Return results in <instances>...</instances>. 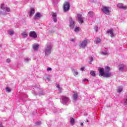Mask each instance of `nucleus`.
<instances>
[{
	"mask_svg": "<svg viewBox=\"0 0 127 127\" xmlns=\"http://www.w3.org/2000/svg\"><path fill=\"white\" fill-rule=\"evenodd\" d=\"M1 13H2V14L3 15H5V14H6V13H4V12H2V13L1 11H0V14H1Z\"/></svg>",
	"mask_w": 127,
	"mask_h": 127,
	"instance_id": "38",
	"label": "nucleus"
},
{
	"mask_svg": "<svg viewBox=\"0 0 127 127\" xmlns=\"http://www.w3.org/2000/svg\"><path fill=\"white\" fill-rule=\"evenodd\" d=\"M40 125H41V122L39 121V122H37L35 123V126L36 127H39L40 126Z\"/></svg>",
	"mask_w": 127,
	"mask_h": 127,
	"instance_id": "29",
	"label": "nucleus"
},
{
	"mask_svg": "<svg viewBox=\"0 0 127 127\" xmlns=\"http://www.w3.org/2000/svg\"><path fill=\"white\" fill-rule=\"evenodd\" d=\"M64 11H68L70 9V3L68 2H65L63 5Z\"/></svg>",
	"mask_w": 127,
	"mask_h": 127,
	"instance_id": "6",
	"label": "nucleus"
},
{
	"mask_svg": "<svg viewBox=\"0 0 127 127\" xmlns=\"http://www.w3.org/2000/svg\"><path fill=\"white\" fill-rule=\"evenodd\" d=\"M113 74L111 72H105L103 77L105 78H109L110 77H112Z\"/></svg>",
	"mask_w": 127,
	"mask_h": 127,
	"instance_id": "15",
	"label": "nucleus"
},
{
	"mask_svg": "<svg viewBox=\"0 0 127 127\" xmlns=\"http://www.w3.org/2000/svg\"><path fill=\"white\" fill-rule=\"evenodd\" d=\"M69 27L70 29H73L75 27V21L71 17L69 18Z\"/></svg>",
	"mask_w": 127,
	"mask_h": 127,
	"instance_id": "8",
	"label": "nucleus"
},
{
	"mask_svg": "<svg viewBox=\"0 0 127 127\" xmlns=\"http://www.w3.org/2000/svg\"><path fill=\"white\" fill-rule=\"evenodd\" d=\"M72 72L73 73L74 76H77L78 75V71H77V69H75L74 68H71Z\"/></svg>",
	"mask_w": 127,
	"mask_h": 127,
	"instance_id": "18",
	"label": "nucleus"
},
{
	"mask_svg": "<svg viewBox=\"0 0 127 127\" xmlns=\"http://www.w3.org/2000/svg\"><path fill=\"white\" fill-rule=\"evenodd\" d=\"M87 44H88V41L86 40H84L80 42L79 44H78V46L79 47H80V48H82V49H85Z\"/></svg>",
	"mask_w": 127,
	"mask_h": 127,
	"instance_id": "3",
	"label": "nucleus"
},
{
	"mask_svg": "<svg viewBox=\"0 0 127 127\" xmlns=\"http://www.w3.org/2000/svg\"><path fill=\"white\" fill-rule=\"evenodd\" d=\"M80 125L83 126H84V124H83V123H81Z\"/></svg>",
	"mask_w": 127,
	"mask_h": 127,
	"instance_id": "46",
	"label": "nucleus"
},
{
	"mask_svg": "<svg viewBox=\"0 0 127 127\" xmlns=\"http://www.w3.org/2000/svg\"><path fill=\"white\" fill-rule=\"evenodd\" d=\"M52 47H53V45H52V43H49L47 44L46 47L45 49V56H48V55L51 54Z\"/></svg>",
	"mask_w": 127,
	"mask_h": 127,
	"instance_id": "1",
	"label": "nucleus"
},
{
	"mask_svg": "<svg viewBox=\"0 0 127 127\" xmlns=\"http://www.w3.org/2000/svg\"><path fill=\"white\" fill-rule=\"evenodd\" d=\"M94 13H93L92 11H90L89 12H88V15L89 16H90V17H92V16H93V14Z\"/></svg>",
	"mask_w": 127,
	"mask_h": 127,
	"instance_id": "33",
	"label": "nucleus"
},
{
	"mask_svg": "<svg viewBox=\"0 0 127 127\" xmlns=\"http://www.w3.org/2000/svg\"><path fill=\"white\" fill-rule=\"evenodd\" d=\"M107 33L108 34H110V36L113 38L114 36H115V34H114V29H111L110 30H108L107 31Z\"/></svg>",
	"mask_w": 127,
	"mask_h": 127,
	"instance_id": "12",
	"label": "nucleus"
},
{
	"mask_svg": "<svg viewBox=\"0 0 127 127\" xmlns=\"http://www.w3.org/2000/svg\"><path fill=\"white\" fill-rule=\"evenodd\" d=\"M70 41H71V42H75V39H70Z\"/></svg>",
	"mask_w": 127,
	"mask_h": 127,
	"instance_id": "42",
	"label": "nucleus"
},
{
	"mask_svg": "<svg viewBox=\"0 0 127 127\" xmlns=\"http://www.w3.org/2000/svg\"><path fill=\"white\" fill-rule=\"evenodd\" d=\"M29 61H30V59L28 58H25L24 59V62H25V63H28Z\"/></svg>",
	"mask_w": 127,
	"mask_h": 127,
	"instance_id": "28",
	"label": "nucleus"
},
{
	"mask_svg": "<svg viewBox=\"0 0 127 127\" xmlns=\"http://www.w3.org/2000/svg\"><path fill=\"white\" fill-rule=\"evenodd\" d=\"M46 80H47V81H48V82H49V81H50V77H47Z\"/></svg>",
	"mask_w": 127,
	"mask_h": 127,
	"instance_id": "41",
	"label": "nucleus"
},
{
	"mask_svg": "<svg viewBox=\"0 0 127 127\" xmlns=\"http://www.w3.org/2000/svg\"><path fill=\"white\" fill-rule=\"evenodd\" d=\"M87 123H89V120L86 121Z\"/></svg>",
	"mask_w": 127,
	"mask_h": 127,
	"instance_id": "48",
	"label": "nucleus"
},
{
	"mask_svg": "<svg viewBox=\"0 0 127 127\" xmlns=\"http://www.w3.org/2000/svg\"><path fill=\"white\" fill-rule=\"evenodd\" d=\"M88 79H87V78H85V79H84V80H83V81L85 82V81H88Z\"/></svg>",
	"mask_w": 127,
	"mask_h": 127,
	"instance_id": "45",
	"label": "nucleus"
},
{
	"mask_svg": "<svg viewBox=\"0 0 127 127\" xmlns=\"http://www.w3.org/2000/svg\"><path fill=\"white\" fill-rule=\"evenodd\" d=\"M61 103L63 104V105H66L67 104H69V103H70V99L67 96H63L62 97Z\"/></svg>",
	"mask_w": 127,
	"mask_h": 127,
	"instance_id": "2",
	"label": "nucleus"
},
{
	"mask_svg": "<svg viewBox=\"0 0 127 127\" xmlns=\"http://www.w3.org/2000/svg\"><path fill=\"white\" fill-rule=\"evenodd\" d=\"M54 31H55V30H54V31H53V32H54Z\"/></svg>",
	"mask_w": 127,
	"mask_h": 127,
	"instance_id": "51",
	"label": "nucleus"
},
{
	"mask_svg": "<svg viewBox=\"0 0 127 127\" xmlns=\"http://www.w3.org/2000/svg\"><path fill=\"white\" fill-rule=\"evenodd\" d=\"M80 30V28L79 27H76L74 29V31L75 32H78Z\"/></svg>",
	"mask_w": 127,
	"mask_h": 127,
	"instance_id": "34",
	"label": "nucleus"
},
{
	"mask_svg": "<svg viewBox=\"0 0 127 127\" xmlns=\"http://www.w3.org/2000/svg\"><path fill=\"white\" fill-rule=\"evenodd\" d=\"M99 76H102L104 77L105 74V69L104 68H101L99 70Z\"/></svg>",
	"mask_w": 127,
	"mask_h": 127,
	"instance_id": "14",
	"label": "nucleus"
},
{
	"mask_svg": "<svg viewBox=\"0 0 127 127\" xmlns=\"http://www.w3.org/2000/svg\"><path fill=\"white\" fill-rule=\"evenodd\" d=\"M124 4L122 3H119L117 4L118 7H119V8H122V9H125V10L127 9V6H124Z\"/></svg>",
	"mask_w": 127,
	"mask_h": 127,
	"instance_id": "13",
	"label": "nucleus"
},
{
	"mask_svg": "<svg viewBox=\"0 0 127 127\" xmlns=\"http://www.w3.org/2000/svg\"><path fill=\"white\" fill-rule=\"evenodd\" d=\"M52 16L54 22H57V14L56 13L53 12L52 13Z\"/></svg>",
	"mask_w": 127,
	"mask_h": 127,
	"instance_id": "11",
	"label": "nucleus"
},
{
	"mask_svg": "<svg viewBox=\"0 0 127 127\" xmlns=\"http://www.w3.org/2000/svg\"><path fill=\"white\" fill-rule=\"evenodd\" d=\"M118 69L120 72H125L127 71V65L120 64L118 66Z\"/></svg>",
	"mask_w": 127,
	"mask_h": 127,
	"instance_id": "5",
	"label": "nucleus"
},
{
	"mask_svg": "<svg viewBox=\"0 0 127 127\" xmlns=\"http://www.w3.org/2000/svg\"><path fill=\"white\" fill-rule=\"evenodd\" d=\"M52 68L51 67H49L47 68V71H52Z\"/></svg>",
	"mask_w": 127,
	"mask_h": 127,
	"instance_id": "39",
	"label": "nucleus"
},
{
	"mask_svg": "<svg viewBox=\"0 0 127 127\" xmlns=\"http://www.w3.org/2000/svg\"><path fill=\"white\" fill-rule=\"evenodd\" d=\"M34 13H35V9H34V8H31V10L29 12V16L31 17Z\"/></svg>",
	"mask_w": 127,
	"mask_h": 127,
	"instance_id": "16",
	"label": "nucleus"
},
{
	"mask_svg": "<svg viewBox=\"0 0 127 127\" xmlns=\"http://www.w3.org/2000/svg\"><path fill=\"white\" fill-rule=\"evenodd\" d=\"M1 47V45H0V48Z\"/></svg>",
	"mask_w": 127,
	"mask_h": 127,
	"instance_id": "50",
	"label": "nucleus"
},
{
	"mask_svg": "<svg viewBox=\"0 0 127 127\" xmlns=\"http://www.w3.org/2000/svg\"><path fill=\"white\" fill-rule=\"evenodd\" d=\"M94 29H95V31L97 32V31H98V27L97 26L94 27Z\"/></svg>",
	"mask_w": 127,
	"mask_h": 127,
	"instance_id": "35",
	"label": "nucleus"
},
{
	"mask_svg": "<svg viewBox=\"0 0 127 127\" xmlns=\"http://www.w3.org/2000/svg\"><path fill=\"white\" fill-rule=\"evenodd\" d=\"M77 18L78 19V22L79 23H83L84 22V20H83V17H82V15L80 14H78L77 15Z\"/></svg>",
	"mask_w": 127,
	"mask_h": 127,
	"instance_id": "9",
	"label": "nucleus"
},
{
	"mask_svg": "<svg viewBox=\"0 0 127 127\" xmlns=\"http://www.w3.org/2000/svg\"><path fill=\"white\" fill-rule=\"evenodd\" d=\"M29 36L33 38H37V34L35 31H31L29 33Z\"/></svg>",
	"mask_w": 127,
	"mask_h": 127,
	"instance_id": "10",
	"label": "nucleus"
},
{
	"mask_svg": "<svg viewBox=\"0 0 127 127\" xmlns=\"http://www.w3.org/2000/svg\"><path fill=\"white\" fill-rule=\"evenodd\" d=\"M90 75H91V76H92L93 77H95L96 76V72H95L94 70H91Z\"/></svg>",
	"mask_w": 127,
	"mask_h": 127,
	"instance_id": "26",
	"label": "nucleus"
},
{
	"mask_svg": "<svg viewBox=\"0 0 127 127\" xmlns=\"http://www.w3.org/2000/svg\"><path fill=\"white\" fill-rule=\"evenodd\" d=\"M72 98L74 100V101H76L77 100V98H78V93H74L73 95Z\"/></svg>",
	"mask_w": 127,
	"mask_h": 127,
	"instance_id": "21",
	"label": "nucleus"
},
{
	"mask_svg": "<svg viewBox=\"0 0 127 127\" xmlns=\"http://www.w3.org/2000/svg\"><path fill=\"white\" fill-rule=\"evenodd\" d=\"M110 67L109 66H106L105 67V73H108V72H110Z\"/></svg>",
	"mask_w": 127,
	"mask_h": 127,
	"instance_id": "24",
	"label": "nucleus"
},
{
	"mask_svg": "<svg viewBox=\"0 0 127 127\" xmlns=\"http://www.w3.org/2000/svg\"><path fill=\"white\" fill-rule=\"evenodd\" d=\"M102 54H103V55H108L109 53H108L107 51H104L102 52Z\"/></svg>",
	"mask_w": 127,
	"mask_h": 127,
	"instance_id": "31",
	"label": "nucleus"
},
{
	"mask_svg": "<svg viewBox=\"0 0 127 127\" xmlns=\"http://www.w3.org/2000/svg\"><path fill=\"white\" fill-rule=\"evenodd\" d=\"M81 71H84L85 70V66H83L80 68Z\"/></svg>",
	"mask_w": 127,
	"mask_h": 127,
	"instance_id": "37",
	"label": "nucleus"
},
{
	"mask_svg": "<svg viewBox=\"0 0 127 127\" xmlns=\"http://www.w3.org/2000/svg\"><path fill=\"white\" fill-rule=\"evenodd\" d=\"M122 91H123V87H119L118 88V89L117 90V93H119V94H120V93H122Z\"/></svg>",
	"mask_w": 127,
	"mask_h": 127,
	"instance_id": "27",
	"label": "nucleus"
},
{
	"mask_svg": "<svg viewBox=\"0 0 127 127\" xmlns=\"http://www.w3.org/2000/svg\"><path fill=\"white\" fill-rule=\"evenodd\" d=\"M89 64H92V63H89Z\"/></svg>",
	"mask_w": 127,
	"mask_h": 127,
	"instance_id": "49",
	"label": "nucleus"
},
{
	"mask_svg": "<svg viewBox=\"0 0 127 127\" xmlns=\"http://www.w3.org/2000/svg\"><path fill=\"white\" fill-rule=\"evenodd\" d=\"M101 9L103 13H105L107 15H110V14H111V12L110 11L109 7L104 6L103 8H102Z\"/></svg>",
	"mask_w": 127,
	"mask_h": 127,
	"instance_id": "4",
	"label": "nucleus"
},
{
	"mask_svg": "<svg viewBox=\"0 0 127 127\" xmlns=\"http://www.w3.org/2000/svg\"><path fill=\"white\" fill-rule=\"evenodd\" d=\"M125 104L127 105V98H126L125 101Z\"/></svg>",
	"mask_w": 127,
	"mask_h": 127,
	"instance_id": "44",
	"label": "nucleus"
},
{
	"mask_svg": "<svg viewBox=\"0 0 127 127\" xmlns=\"http://www.w3.org/2000/svg\"><path fill=\"white\" fill-rule=\"evenodd\" d=\"M6 62H7V63H9V62H10V59H7Z\"/></svg>",
	"mask_w": 127,
	"mask_h": 127,
	"instance_id": "40",
	"label": "nucleus"
},
{
	"mask_svg": "<svg viewBox=\"0 0 127 127\" xmlns=\"http://www.w3.org/2000/svg\"><path fill=\"white\" fill-rule=\"evenodd\" d=\"M0 8L5 12H9L10 11V8H9L8 7L4 6V4H1Z\"/></svg>",
	"mask_w": 127,
	"mask_h": 127,
	"instance_id": "7",
	"label": "nucleus"
},
{
	"mask_svg": "<svg viewBox=\"0 0 127 127\" xmlns=\"http://www.w3.org/2000/svg\"><path fill=\"white\" fill-rule=\"evenodd\" d=\"M57 88H58V90L60 92H61V91H62V88H61V87H60V85L59 84L57 85Z\"/></svg>",
	"mask_w": 127,
	"mask_h": 127,
	"instance_id": "32",
	"label": "nucleus"
},
{
	"mask_svg": "<svg viewBox=\"0 0 127 127\" xmlns=\"http://www.w3.org/2000/svg\"><path fill=\"white\" fill-rule=\"evenodd\" d=\"M39 47V45L37 44H34L33 45V49L35 50L36 51L38 50V48Z\"/></svg>",
	"mask_w": 127,
	"mask_h": 127,
	"instance_id": "17",
	"label": "nucleus"
},
{
	"mask_svg": "<svg viewBox=\"0 0 127 127\" xmlns=\"http://www.w3.org/2000/svg\"><path fill=\"white\" fill-rule=\"evenodd\" d=\"M94 60V58L93 57H91L90 59V62H93V61Z\"/></svg>",
	"mask_w": 127,
	"mask_h": 127,
	"instance_id": "36",
	"label": "nucleus"
},
{
	"mask_svg": "<svg viewBox=\"0 0 127 127\" xmlns=\"http://www.w3.org/2000/svg\"><path fill=\"white\" fill-rule=\"evenodd\" d=\"M6 92V93H10V92H11V89L8 87H7L5 88Z\"/></svg>",
	"mask_w": 127,
	"mask_h": 127,
	"instance_id": "30",
	"label": "nucleus"
},
{
	"mask_svg": "<svg viewBox=\"0 0 127 127\" xmlns=\"http://www.w3.org/2000/svg\"><path fill=\"white\" fill-rule=\"evenodd\" d=\"M96 44H99L101 42V39L99 38H96L95 40Z\"/></svg>",
	"mask_w": 127,
	"mask_h": 127,
	"instance_id": "23",
	"label": "nucleus"
},
{
	"mask_svg": "<svg viewBox=\"0 0 127 127\" xmlns=\"http://www.w3.org/2000/svg\"><path fill=\"white\" fill-rule=\"evenodd\" d=\"M41 15V14L40 13H36V14H35L34 17V19H36L37 18L40 17Z\"/></svg>",
	"mask_w": 127,
	"mask_h": 127,
	"instance_id": "19",
	"label": "nucleus"
},
{
	"mask_svg": "<svg viewBox=\"0 0 127 127\" xmlns=\"http://www.w3.org/2000/svg\"><path fill=\"white\" fill-rule=\"evenodd\" d=\"M42 95H43V91L39 93V95H40V96H42Z\"/></svg>",
	"mask_w": 127,
	"mask_h": 127,
	"instance_id": "43",
	"label": "nucleus"
},
{
	"mask_svg": "<svg viewBox=\"0 0 127 127\" xmlns=\"http://www.w3.org/2000/svg\"><path fill=\"white\" fill-rule=\"evenodd\" d=\"M0 127H3L2 125L0 124Z\"/></svg>",
	"mask_w": 127,
	"mask_h": 127,
	"instance_id": "47",
	"label": "nucleus"
},
{
	"mask_svg": "<svg viewBox=\"0 0 127 127\" xmlns=\"http://www.w3.org/2000/svg\"><path fill=\"white\" fill-rule=\"evenodd\" d=\"M69 120L70 123L71 125H74V124H75V119H74V118L70 117Z\"/></svg>",
	"mask_w": 127,
	"mask_h": 127,
	"instance_id": "22",
	"label": "nucleus"
},
{
	"mask_svg": "<svg viewBox=\"0 0 127 127\" xmlns=\"http://www.w3.org/2000/svg\"><path fill=\"white\" fill-rule=\"evenodd\" d=\"M21 35L24 37V38H26L27 36H28L27 33L25 32H23V33H21Z\"/></svg>",
	"mask_w": 127,
	"mask_h": 127,
	"instance_id": "25",
	"label": "nucleus"
},
{
	"mask_svg": "<svg viewBox=\"0 0 127 127\" xmlns=\"http://www.w3.org/2000/svg\"><path fill=\"white\" fill-rule=\"evenodd\" d=\"M8 33L9 35H10V36H12L14 34V31L13 30H9L8 31Z\"/></svg>",
	"mask_w": 127,
	"mask_h": 127,
	"instance_id": "20",
	"label": "nucleus"
}]
</instances>
